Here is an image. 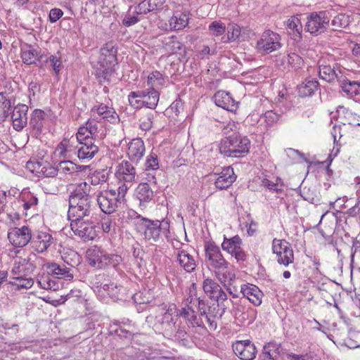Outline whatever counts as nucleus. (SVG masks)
I'll return each mask as SVG.
<instances>
[{
  "label": "nucleus",
  "instance_id": "f257e3e1",
  "mask_svg": "<svg viewBox=\"0 0 360 360\" xmlns=\"http://www.w3.org/2000/svg\"><path fill=\"white\" fill-rule=\"evenodd\" d=\"M205 260L210 271L214 273L216 278L224 283L234 281L236 274L231 269L229 263L224 257L220 248L213 241H207L204 245Z\"/></svg>",
  "mask_w": 360,
  "mask_h": 360
},
{
  "label": "nucleus",
  "instance_id": "f03ea898",
  "mask_svg": "<svg viewBox=\"0 0 360 360\" xmlns=\"http://www.w3.org/2000/svg\"><path fill=\"white\" fill-rule=\"evenodd\" d=\"M72 189L69 195V219L84 218L89 216L91 211L93 201L90 196L91 186L86 181L70 185Z\"/></svg>",
  "mask_w": 360,
  "mask_h": 360
},
{
  "label": "nucleus",
  "instance_id": "7ed1b4c3",
  "mask_svg": "<svg viewBox=\"0 0 360 360\" xmlns=\"http://www.w3.org/2000/svg\"><path fill=\"white\" fill-rule=\"evenodd\" d=\"M129 215L136 220V230L143 236L145 240L157 242L167 236L169 225L167 222L148 219L134 210L130 211Z\"/></svg>",
  "mask_w": 360,
  "mask_h": 360
},
{
  "label": "nucleus",
  "instance_id": "20e7f679",
  "mask_svg": "<svg viewBox=\"0 0 360 360\" xmlns=\"http://www.w3.org/2000/svg\"><path fill=\"white\" fill-rule=\"evenodd\" d=\"M178 321L177 314H174L172 309L150 314L146 318V322L150 327L165 336H172L174 334Z\"/></svg>",
  "mask_w": 360,
  "mask_h": 360
},
{
  "label": "nucleus",
  "instance_id": "39448f33",
  "mask_svg": "<svg viewBox=\"0 0 360 360\" xmlns=\"http://www.w3.org/2000/svg\"><path fill=\"white\" fill-rule=\"evenodd\" d=\"M250 147V141L246 136L232 134L223 139L219 145V153L231 158H242L247 155Z\"/></svg>",
  "mask_w": 360,
  "mask_h": 360
},
{
  "label": "nucleus",
  "instance_id": "423d86ee",
  "mask_svg": "<svg viewBox=\"0 0 360 360\" xmlns=\"http://www.w3.org/2000/svg\"><path fill=\"white\" fill-rule=\"evenodd\" d=\"M330 18L329 11L310 13L307 18L306 31L316 36L323 33L329 27Z\"/></svg>",
  "mask_w": 360,
  "mask_h": 360
},
{
  "label": "nucleus",
  "instance_id": "0eeeda50",
  "mask_svg": "<svg viewBox=\"0 0 360 360\" xmlns=\"http://www.w3.org/2000/svg\"><path fill=\"white\" fill-rule=\"evenodd\" d=\"M271 248L279 264L287 266L293 263L294 252L291 244L286 240L274 238Z\"/></svg>",
  "mask_w": 360,
  "mask_h": 360
},
{
  "label": "nucleus",
  "instance_id": "6e6552de",
  "mask_svg": "<svg viewBox=\"0 0 360 360\" xmlns=\"http://www.w3.org/2000/svg\"><path fill=\"white\" fill-rule=\"evenodd\" d=\"M71 230L74 234L86 242L94 240L97 236L96 226L89 220H84L83 218H75L70 219Z\"/></svg>",
  "mask_w": 360,
  "mask_h": 360
},
{
  "label": "nucleus",
  "instance_id": "1a4fd4ad",
  "mask_svg": "<svg viewBox=\"0 0 360 360\" xmlns=\"http://www.w3.org/2000/svg\"><path fill=\"white\" fill-rule=\"evenodd\" d=\"M281 36L270 30H265L257 41L256 48L260 53L268 54L281 48Z\"/></svg>",
  "mask_w": 360,
  "mask_h": 360
},
{
  "label": "nucleus",
  "instance_id": "9d476101",
  "mask_svg": "<svg viewBox=\"0 0 360 360\" xmlns=\"http://www.w3.org/2000/svg\"><path fill=\"white\" fill-rule=\"evenodd\" d=\"M97 203L101 211L105 214H110L122 205L117 199L116 191L110 190L100 192L96 197Z\"/></svg>",
  "mask_w": 360,
  "mask_h": 360
},
{
  "label": "nucleus",
  "instance_id": "9b49d317",
  "mask_svg": "<svg viewBox=\"0 0 360 360\" xmlns=\"http://www.w3.org/2000/svg\"><path fill=\"white\" fill-rule=\"evenodd\" d=\"M236 177L233 169L230 166L223 167L220 172L210 174V179L214 181L215 187L219 190L229 188L236 180Z\"/></svg>",
  "mask_w": 360,
  "mask_h": 360
},
{
  "label": "nucleus",
  "instance_id": "f8f14e48",
  "mask_svg": "<svg viewBox=\"0 0 360 360\" xmlns=\"http://www.w3.org/2000/svg\"><path fill=\"white\" fill-rule=\"evenodd\" d=\"M32 231L27 226L12 228L8 233L10 243L16 248H22L27 245L32 239Z\"/></svg>",
  "mask_w": 360,
  "mask_h": 360
},
{
  "label": "nucleus",
  "instance_id": "ddd939ff",
  "mask_svg": "<svg viewBox=\"0 0 360 360\" xmlns=\"http://www.w3.org/2000/svg\"><path fill=\"white\" fill-rule=\"evenodd\" d=\"M235 354L241 360H253L257 353V349L250 340H237L232 345Z\"/></svg>",
  "mask_w": 360,
  "mask_h": 360
},
{
  "label": "nucleus",
  "instance_id": "4468645a",
  "mask_svg": "<svg viewBox=\"0 0 360 360\" xmlns=\"http://www.w3.org/2000/svg\"><path fill=\"white\" fill-rule=\"evenodd\" d=\"M115 174L120 182L132 184L135 181L136 171L131 162L123 160L117 166Z\"/></svg>",
  "mask_w": 360,
  "mask_h": 360
},
{
  "label": "nucleus",
  "instance_id": "2eb2a0df",
  "mask_svg": "<svg viewBox=\"0 0 360 360\" xmlns=\"http://www.w3.org/2000/svg\"><path fill=\"white\" fill-rule=\"evenodd\" d=\"M106 252L96 245L88 249L86 251V259L89 264L93 267L105 269Z\"/></svg>",
  "mask_w": 360,
  "mask_h": 360
},
{
  "label": "nucleus",
  "instance_id": "dca6fc26",
  "mask_svg": "<svg viewBox=\"0 0 360 360\" xmlns=\"http://www.w3.org/2000/svg\"><path fill=\"white\" fill-rule=\"evenodd\" d=\"M91 112L94 116H95L96 113L100 118L112 124L117 123L120 121L119 115L115 112V109L104 103L94 105L91 109Z\"/></svg>",
  "mask_w": 360,
  "mask_h": 360
},
{
  "label": "nucleus",
  "instance_id": "f3484780",
  "mask_svg": "<svg viewBox=\"0 0 360 360\" xmlns=\"http://www.w3.org/2000/svg\"><path fill=\"white\" fill-rule=\"evenodd\" d=\"M28 107L24 104L16 105L12 112L13 126L16 131L22 130L27 124Z\"/></svg>",
  "mask_w": 360,
  "mask_h": 360
},
{
  "label": "nucleus",
  "instance_id": "a211bd4d",
  "mask_svg": "<svg viewBox=\"0 0 360 360\" xmlns=\"http://www.w3.org/2000/svg\"><path fill=\"white\" fill-rule=\"evenodd\" d=\"M34 269L35 266L30 261V258H20L15 261L11 272L14 276H29Z\"/></svg>",
  "mask_w": 360,
  "mask_h": 360
},
{
  "label": "nucleus",
  "instance_id": "6ab92c4d",
  "mask_svg": "<svg viewBox=\"0 0 360 360\" xmlns=\"http://www.w3.org/2000/svg\"><path fill=\"white\" fill-rule=\"evenodd\" d=\"M176 262L179 266L187 273H192L195 270L196 262L193 256L183 249L177 250L176 254Z\"/></svg>",
  "mask_w": 360,
  "mask_h": 360
},
{
  "label": "nucleus",
  "instance_id": "aec40b11",
  "mask_svg": "<svg viewBox=\"0 0 360 360\" xmlns=\"http://www.w3.org/2000/svg\"><path fill=\"white\" fill-rule=\"evenodd\" d=\"M240 292L255 306L262 304L264 295L257 286L250 283L242 285Z\"/></svg>",
  "mask_w": 360,
  "mask_h": 360
},
{
  "label": "nucleus",
  "instance_id": "412c9836",
  "mask_svg": "<svg viewBox=\"0 0 360 360\" xmlns=\"http://www.w3.org/2000/svg\"><path fill=\"white\" fill-rule=\"evenodd\" d=\"M146 151L143 141L134 139L128 144L127 156L133 162H138L143 156Z\"/></svg>",
  "mask_w": 360,
  "mask_h": 360
},
{
  "label": "nucleus",
  "instance_id": "4be33fe9",
  "mask_svg": "<svg viewBox=\"0 0 360 360\" xmlns=\"http://www.w3.org/2000/svg\"><path fill=\"white\" fill-rule=\"evenodd\" d=\"M319 76L320 77L328 82H333L335 80L338 82L340 79V76L343 75L344 72L340 66L325 65L323 64L319 65Z\"/></svg>",
  "mask_w": 360,
  "mask_h": 360
},
{
  "label": "nucleus",
  "instance_id": "5701e85b",
  "mask_svg": "<svg viewBox=\"0 0 360 360\" xmlns=\"http://www.w3.org/2000/svg\"><path fill=\"white\" fill-rule=\"evenodd\" d=\"M212 99L217 106L228 111L233 112L237 109V103L228 92L217 91L214 94Z\"/></svg>",
  "mask_w": 360,
  "mask_h": 360
},
{
  "label": "nucleus",
  "instance_id": "b1692460",
  "mask_svg": "<svg viewBox=\"0 0 360 360\" xmlns=\"http://www.w3.org/2000/svg\"><path fill=\"white\" fill-rule=\"evenodd\" d=\"M55 242L53 236L46 232H40L34 238L32 241L34 249L38 253L46 252L48 248Z\"/></svg>",
  "mask_w": 360,
  "mask_h": 360
},
{
  "label": "nucleus",
  "instance_id": "393cba45",
  "mask_svg": "<svg viewBox=\"0 0 360 360\" xmlns=\"http://www.w3.org/2000/svg\"><path fill=\"white\" fill-rule=\"evenodd\" d=\"M285 25L292 39L294 41H300L302 39L303 26L298 17L291 16L285 22Z\"/></svg>",
  "mask_w": 360,
  "mask_h": 360
},
{
  "label": "nucleus",
  "instance_id": "a878e982",
  "mask_svg": "<svg viewBox=\"0 0 360 360\" xmlns=\"http://www.w3.org/2000/svg\"><path fill=\"white\" fill-rule=\"evenodd\" d=\"M340 78L338 82L340 86L349 97L352 98L360 95V82L351 81L344 74L340 75Z\"/></svg>",
  "mask_w": 360,
  "mask_h": 360
},
{
  "label": "nucleus",
  "instance_id": "bb28decb",
  "mask_svg": "<svg viewBox=\"0 0 360 360\" xmlns=\"http://www.w3.org/2000/svg\"><path fill=\"white\" fill-rule=\"evenodd\" d=\"M278 65L283 70H289L290 68H300L303 64L302 58L295 53L283 56L277 60Z\"/></svg>",
  "mask_w": 360,
  "mask_h": 360
},
{
  "label": "nucleus",
  "instance_id": "cd10ccee",
  "mask_svg": "<svg viewBox=\"0 0 360 360\" xmlns=\"http://www.w3.org/2000/svg\"><path fill=\"white\" fill-rule=\"evenodd\" d=\"M136 196L139 200L141 206H145L146 203L150 202L154 197L153 188L148 183H141L136 189Z\"/></svg>",
  "mask_w": 360,
  "mask_h": 360
},
{
  "label": "nucleus",
  "instance_id": "c85d7f7f",
  "mask_svg": "<svg viewBox=\"0 0 360 360\" xmlns=\"http://www.w3.org/2000/svg\"><path fill=\"white\" fill-rule=\"evenodd\" d=\"M144 107L155 109L158 103L160 93L158 91L145 89L138 90Z\"/></svg>",
  "mask_w": 360,
  "mask_h": 360
},
{
  "label": "nucleus",
  "instance_id": "c756f323",
  "mask_svg": "<svg viewBox=\"0 0 360 360\" xmlns=\"http://www.w3.org/2000/svg\"><path fill=\"white\" fill-rule=\"evenodd\" d=\"M47 269L49 272L56 278L59 279H66L70 281L73 278V274L71 269L64 264L60 265L55 262L47 264Z\"/></svg>",
  "mask_w": 360,
  "mask_h": 360
},
{
  "label": "nucleus",
  "instance_id": "7c9ffc66",
  "mask_svg": "<svg viewBox=\"0 0 360 360\" xmlns=\"http://www.w3.org/2000/svg\"><path fill=\"white\" fill-rule=\"evenodd\" d=\"M178 316L185 319L193 327H201L203 326V321L201 316L198 317L192 306L182 307L177 311Z\"/></svg>",
  "mask_w": 360,
  "mask_h": 360
},
{
  "label": "nucleus",
  "instance_id": "2f4dec72",
  "mask_svg": "<svg viewBox=\"0 0 360 360\" xmlns=\"http://www.w3.org/2000/svg\"><path fill=\"white\" fill-rule=\"evenodd\" d=\"M77 148V157L80 160H90L98 152V147L92 141L79 143Z\"/></svg>",
  "mask_w": 360,
  "mask_h": 360
},
{
  "label": "nucleus",
  "instance_id": "473e14b6",
  "mask_svg": "<svg viewBox=\"0 0 360 360\" xmlns=\"http://www.w3.org/2000/svg\"><path fill=\"white\" fill-rule=\"evenodd\" d=\"M188 14L186 12L176 11L169 20V27L172 30H181L188 24Z\"/></svg>",
  "mask_w": 360,
  "mask_h": 360
},
{
  "label": "nucleus",
  "instance_id": "72a5a7b5",
  "mask_svg": "<svg viewBox=\"0 0 360 360\" xmlns=\"http://www.w3.org/2000/svg\"><path fill=\"white\" fill-rule=\"evenodd\" d=\"M43 54L39 53L31 46L26 45L21 49V58L24 63L27 65L35 64L37 60L42 59Z\"/></svg>",
  "mask_w": 360,
  "mask_h": 360
},
{
  "label": "nucleus",
  "instance_id": "f704fd0d",
  "mask_svg": "<svg viewBox=\"0 0 360 360\" xmlns=\"http://www.w3.org/2000/svg\"><path fill=\"white\" fill-rule=\"evenodd\" d=\"M163 47L169 54L181 53L184 52L185 47L176 36L165 38L163 41Z\"/></svg>",
  "mask_w": 360,
  "mask_h": 360
},
{
  "label": "nucleus",
  "instance_id": "c9c22d12",
  "mask_svg": "<svg viewBox=\"0 0 360 360\" xmlns=\"http://www.w3.org/2000/svg\"><path fill=\"white\" fill-rule=\"evenodd\" d=\"M319 84L315 79H306L304 82L298 86V92L302 97L310 96L318 90Z\"/></svg>",
  "mask_w": 360,
  "mask_h": 360
},
{
  "label": "nucleus",
  "instance_id": "e433bc0d",
  "mask_svg": "<svg viewBox=\"0 0 360 360\" xmlns=\"http://www.w3.org/2000/svg\"><path fill=\"white\" fill-rule=\"evenodd\" d=\"M160 6V0H143L135 8L136 15L147 14L155 11Z\"/></svg>",
  "mask_w": 360,
  "mask_h": 360
},
{
  "label": "nucleus",
  "instance_id": "4c0bfd02",
  "mask_svg": "<svg viewBox=\"0 0 360 360\" xmlns=\"http://www.w3.org/2000/svg\"><path fill=\"white\" fill-rule=\"evenodd\" d=\"M202 289L204 292L212 300H214L218 294L221 287L214 280L207 278L202 282Z\"/></svg>",
  "mask_w": 360,
  "mask_h": 360
},
{
  "label": "nucleus",
  "instance_id": "58836bf2",
  "mask_svg": "<svg viewBox=\"0 0 360 360\" xmlns=\"http://www.w3.org/2000/svg\"><path fill=\"white\" fill-rule=\"evenodd\" d=\"M165 83V79L159 71H154L148 77L147 84L150 90L158 91Z\"/></svg>",
  "mask_w": 360,
  "mask_h": 360
},
{
  "label": "nucleus",
  "instance_id": "ea45409f",
  "mask_svg": "<svg viewBox=\"0 0 360 360\" xmlns=\"http://www.w3.org/2000/svg\"><path fill=\"white\" fill-rule=\"evenodd\" d=\"M241 245L242 240L238 236H235L230 238H227L224 236L221 248L224 251L231 255L233 252L239 249Z\"/></svg>",
  "mask_w": 360,
  "mask_h": 360
},
{
  "label": "nucleus",
  "instance_id": "a19ab883",
  "mask_svg": "<svg viewBox=\"0 0 360 360\" xmlns=\"http://www.w3.org/2000/svg\"><path fill=\"white\" fill-rule=\"evenodd\" d=\"M242 32L241 27L234 22L229 23L227 27V36L222 37L224 43L234 41L240 39Z\"/></svg>",
  "mask_w": 360,
  "mask_h": 360
},
{
  "label": "nucleus",
  "instance_id": "79ce46f5",
  "mask_svg": "<svg viewBox=\"0 0 360 360\" xmlns=\"http://www.w3.org/2000/svg\"><path fill=\"white\" fill-rule=\"evenodd\" d=\"M278 355V346L276 343L269 342L264 345L262 353L263 360H276Z\"/></svg>",
  "mask_w": 360,
  "mask_h": 360
},
{
  "label": "nucleus",
  "instance_id": "37998d69",
  "mask_svg": "<svg viewBox=\"0 0 360 360\" xmlns=\"http://www.w3.org/2000/svg\"><path fill=\"white\" fill-rule=\"evenodd\" d=\"M14 281H10L9 285L15 286L16 290L29 289L34 284V280L29 276H13Z\"/></svg>",
  "mask_w": 360,
  "mask_h": 360
},
{
  "label": "nucleus",
  "instance_id": "c03bdc74",
  "mask_svg": "<svg viewBox=\"0 0 360 360\" xmlns=\"http://www.w3.org/2000/svg\"><path fill=\"white\" fill-rule=\"evenodd\" d=\"M209 34L212 37L222 36L226 31L225 24L221 21H213L208 26Z\"/></svg>",
  "mask_w": 360,
  "mask_h": 360
},
{
  "label": "nucleus",
  "instance_id": "a18cd8bd",
  "mask_svg": "<svg viewBox=\"0 0 360 360\" xmlns=\"http://www.w3.org/2000/svg\"><path fill=\"white\" fill-rule=\"evenodd\" d=\"M121 290L122 286L117 285L114 283H110L101 285L99 291L101 292V290H103L104 292H106V293L112 299H119L118 297Z\"/></svg>",
  "mask_w": 360,
  "mask_h": 360
},
{
  "label": "nucleus",
  "instance_id": "49530a36",
  "mask_svg": "<svg viewBox=\"0 0 360 360\" xmlns=\"http://www.w3.org/2000/svg\"><path fill=\"white\" fill-rule=\"evenodd\" d=\"M45 113L43 110L36 109L33 111L30 119V124L39 130L42 127V121L44 119Z\"/></svg>",
  "mask_w": 360,
  "mask_h": 360
},
{
  "label": "nucleus",
  "instance_id": "de8ad7c7",
  "mask_svg": "<svg viewBox=\"0 0 360 360\" xmlns=\"http://www.w3.org/2000/svg\"><path fill=\"white\" fill-rule=\"evenodd\" d=\"M349 16L345 14L340 13L331 21V25L333 30H338L343 27H346L349 25Z\"/></svg>",
  "mask_w": 360,
  "mask_h": 360
},
{
  "label": "nucleus",
  "instance_id": "09e8293b",
  "mask_svg": "<svg viewBox=\"0 0 360 360\" xmlns=\"http://www.w3.org/2000/svg\"><path fill=\"white\" fill-rule=\"evenodd\" d=\"M342 110V112L345 114V122H343L344 125L349 124L352 125L354 127L359 126L360 123H359L357 115L348 109L344 108L343 106H339V110L338 112H340V110Z\"/></svg>",
  "mask_w": 360,
  "mask_h": 360
},
{
  "label": "nucleus",
  "instance_id": "8fccbe9b",
  "mask_svg": "<svg viewBox=\"0 0 360 360\" xmlns=\"http://www.w3.org/2000/svg\"><path fill=\"white\" fill-rule=\"evenodd\" d=\"M45 60L52 67L54 73L58 75L63 67L61 57L60 56L51 55L49 57L46 56Z\"/></svg>",
  "mask_w": 360,
  "mask_h": 360
},
{
  "label": "nucleus",
  "instance_id": "3c124183",
  "mask_svg": "<svg viewBox=\"0 0 360 360\" xmlns=\"http://www.w3.org/2000/svg\"><path fill=\"white\" fill-rule=\"evenodd\" d=\"M57 169L64 174H72L78 172L77 165L70 160L60 162Z\"/></svg>",
  "mask_w": 360,
  "mask_h": 360
},
{
  "label": "nucleus",
  "instance_id": "603ef678",
  "mask_svg": "<svg viewBox=\"0 0 360 360\" xmlns=\"http://www.w3.org/2000/svg\"><path fill=\"white\" fill-rule=\"evenodd\" d=\"M105 259H106L105 269H108V268H111V267L114 268V269H117V267L122 262V257L117 254L106 252Z\"/></svg>",
  "mask_w": 360,
  "mask_h": 360
},
{
  "label": "nucleus",
  "instance_id": "864d4df0",
  "mask_svg": "<svg viewBox=\"0 0 360 360\" xmlns=\"http://www.w3.org/2000/svg\"><path fill=\"white\" fill-rule=\"evenodd\" d=\"M146 171L157 172L159 168V161L157 154L150 153L147 157L146 163Z\"/></svg>",
  "mask_w": 360,
  "mask_h": 360
},
{
  "label": "nucleus",
  "instance_id": "5fc2aeb1",
  "mask_svg": "<svg viewBox=\"0 0 360 360\" xmlns=\"http://www.w3.org/2000/svg\"><path fill=\"white\" fill-rule=\"evenodd\" d=\"M108 176L104 171H95L89 176V181L91 185L97 186L106 182Z\"/></svg>",
  "mask_w": 360,
  "mask_h": 360
},
{
  "label": "nucleus",
  "instance_id": "6e6d98bb",
  "mask_svg": "<svg viewBox=\"0 0 360 360\" xmlns=\"http://www.w3.org/2000/svg\"><path fill=\"white\" fill-rule=\"evenodd\" d=\"M154 115L149 112L143 115L139 120V127L143 131L150 130L153 126Z\"/></svg>",
  "mask_w": 360,
  "mask_h": 360
},
{
  "label": "nucleus",
  "instance_id": "4d7b16f0",
  "mask_svg": "<svg viewBox=\"0 0 360 360\" xmlns=\"http://www.w3.org/2000/svg\"><path fill=\"white\" fill-rule=\"evenodd\" d=\"M283 114H278L274 110H268L264 114L265 122L269 126L276 124L281 118Z\"/></svg>",
  "mask_w": 360,
  "mask_h": 360
},
{
  "label": "nucleus",
  "instance_id": "13d9d810",
  "mask_svg": "<svg viewBox=\"0 0 360 360\" xmlns=\"http://www.w3.org/2000/svg\"><path fill=\"white\" fill-rule=\"evenodd\" d=\"M141 97L139 91L130 92L128 95L129 105L134 108H142L143 105Z\"/></svg>",
  "mask_w": 360,
  "mask_h": 360
},
{
  "label": "nucleus",
  "instance_id": "bf43d9fd",
  "mask_svg": "<svg viewBox=\"0 0 360 360\" xmlns=\"http://www.w3.org/2000/svg\"><path fill=\"white\" fill-rule=\"evenodd\" d=\"M43 169L41 171L40 177H53L57 175L58 169L52 166L49 162L45 161L42 165Z\"/></svg>",
  "mask_w": 360,
  "mask_h": 360
},
{
  "label": "nucleus",
  "instance_id": "052dcab7",
  "mask_svg": "<svg viewBox=\"0 0 360 360\" xmlns=\"http://www.w3.org/2000/svg\"><path fill=\"white\" fill-rule=\"evenodd\" d=\"M75 139L79 143H83L84 142L92 141L93 137L88 133L86 128L83 126L79 128Z\"/></svg>",
  "mask_w": 360,
  "mask_h": 360
},
{
  "label": "nucleus",
  "instance_id": "680f3d73",
  "mask_svg": "<svg viewBox=\"0 0 360 360\" xmlns=\"http://www.w3.org/2000/svg\"><path fill=\"white\" fill-rule=\"evenodd\" d=\"M120 185L118 187L117 192L116 191V195L117 199L122 203L124 204V197L125 195L129 188L131 186L132 184H128L127 182H120Z\"/></svg>",
  "mask_w": 360,
  "mask_h": 360
},
{
  "label": "nucleus",
  "instance_id": "e2e57ef3",
  "mask_svg": "<svg viewBox=\"0 0 360 360\" xmlns=\"http://www.w3.org/2000/svg\"><path fill=\"white\" fill-rule=\"evenodd\" d=\"M84 127L86 128L88 133L91 137L96 138L98 136V122L94 118L89 120Z\"/></svg>",
  "mask_w": 360,
  "mask_h": 360
},
{
  "label": "nucleus",
  "instance_id": "0e129e2a",
  "mask_svg": "<svg viewBox=\"0 0 360 360\" xmlns=\"http://www.w3.org/2000/svg\"><path fill=\"white\" fill-rule=\"evenodd\" d=\"M101 227L105 233H109L116 225V222H112L111 217L106 216L101 219Z\"/></svg>",
  "mask_w": 360,
  "mask_h": 360
},
{
  "label": "nucleus",
  "instance_id": "69168bd1",
  "mask_svg": "<svg viewBox=\"0 0 360 360\" xmlns=\"http://www.w3.org/2000/svg\"><path fill=\"white\" fill-rule=\"evenodd\" d=\"M217 301L218 306H221L223 307V310L224 311L227 306L224 304L228 300V295L225 291L221 288L217 296H215L214 299Z\"/></svg>",
  "mask_w": 360,
  "mask_h": 360
},
{
  "label": "nucleus",
  "instance_id": "338daca9",
  "mask_svg": "<svg viewBox=\"0 0 360 360\" xmlns=\"http://www.w3.org/2000/svg\"><path fill=\"white\" fill-rule=\"evenodd\" d=\"M63 15V11L58 8L51 9L49 19L51 23L57 22Z\"/></svg>",
  "mask_w": 360,
  "mask_h": 360
},
{
  "label": "nucleus",
  "instance_id": "774afa93",
  "mask_svg": "<svg viewBox=\"0 0 360 360\" xmlns=\"http://www.w3.org/2000/svg\"><path fill=\"white\" fill-rule=\"evenodd\" d=\"M101 54L104 56H111L115 57L117 53V50L115 49L114 45L112 42L105 44V46L101 49Z\"/></svg>",
  "mask_w": 360,
  "mask_h": 360
}]
</instances>
